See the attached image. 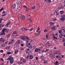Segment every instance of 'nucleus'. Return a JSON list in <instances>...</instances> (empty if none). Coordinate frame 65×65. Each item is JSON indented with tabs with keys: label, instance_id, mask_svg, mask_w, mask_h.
<instances>
[{
	"label": "nucleus",
	"instance_id": "1",
	"mask_svg": "<svg viewBox=\"0 0 65 65\" xmlns=\"http://www.w3.org/2000/svg\"><path fill=\"white\" fill-rule=\"evenodd\" d=\"M10 62L11 64H12L13 63V62H14V59L12 57H11L10 59Z\"/></svg>",
	"mask_w": 65,
	"mask_h": 65
},
{
	"label": "nucleus",
	"instance_id": "2",
	"mask_svg": "<svg viewBox=\"0 0 65 65\" xmlns=\"http://www.w3.org/2000/svg\"><path fill=\"white\" fill-rule=\"evenodd\" d=\"M39 31V30H38V29L36 31V32L38 33H35V35H36V36H38L39 35V34L40 33V32H41V31Z\"/></svg>",
	"mask_w": 65,
	"mask_h": 65
},
{
	"label": "nucleus",
	"instance_id": "3",
	"mask_svg": "<svg viewBox=\"0 0 65 65\" xmlns=\"http://www.w3.org/2000/svg\"><path fill=\"white\" fill-rule=\"evenodd\" d=\"M3 30L4 31V32H5V31L6 33H8V32H9V30H8V29H7L4 28L3 29Z\"/></svg>",
	"mask_w": 65,
	"mask_h": 65
},
{
	"label": "nucleus",
	"instance_id": "4",
	"mask_svg": "<svg viewBox=\"0 0 65 65\" xmlns=\"http://www.w3.org/2000/svg\"><path fill=\"white\" fill-rule=\"evenodd\" d=\"M20 38L22 39L23 40H25V38H26V36H22L20 37Z\"/></svg>",
	"mask_w": 65,
	"mask_h": 65
},
{
	"label": "nucleus",
	"instance_id": "5",
	"mask_svg": "<svg viewBox=\"0 0 65 65\" xmlns=\"http://www.w3.org/2000/svg\"><path fill=\"white\" fill-rule=\"evenodd\" d=\"M39 51H40V49L39 48H37L35 49V53H37Z\"/></svg>",
	"mask_w": 65,
	"mask_h": 65
},
{
	"label": "nucleus",
	"instance_id": "6",
	"mask_svg": "<svg viewBox=\"0 0 65 65\" xmlns=\"http://www.w3.org/2000/svg\"><path fill=\"white\" fill-rule=\"evenodd\" d=\"M2 33H1V35H5V33L4 32V30H3L2 31Z\"/></svg>",
	"mask_w": 65,
	"mask_h": 65
},
{
	"label": "nucleus",
	"instance_id": "7",
	"mask_svg": "<svg viewBox=\"0 0 65 65\" xmlns=\"http://www.w3.org/2000/svg\"><path fill=\"white\" fill-rule=\"evenodd\" d=\"M61 18L60 19V20L61 22H63L65 20V18Z\"/></svg>",
	"mask_w": 65,
	"mask_h": 65
},
{
	"label": "nucleus",
	"instance_id": "8",
	"mask_svg": "<svg viewBox=\"0 0 65 65\" xmlns=\"http://www.w3.org/2000/svg\"><path fill=\"white\" fill-rule=\"evenodd\" d=\"M21 17L22 20H24L25 19V16L24 15H21Z\"/></svg>",
	"mask_w": 65,
	"mask_h": 65
},
{
	"label": "nucleus",
	"instance_id": "9",
	"mask_svg": "<svg viewBox=\"0 0 65 65\" xmlns=\"http://www.w3.org/2000/svg\"><path fill=\"white\" fill-rule=\"evenodd\" d=\"M62 8H64L63 6L62 5H60L59 7H58V9Z\"/></svg>",
	"mask_w": 65,
	"mask_h": 65
},
{
	"label": "nucleus",
	"instance_id": "10",
	"mask_svg": "<svg viewBox=\"0 0 65 65\" xmlns=\"http://www.w3.org/2000/svg\"><path fill=\"white\" fill-rule=\"evenodd\" d=\"M53 38L54 39H56V40H58V38L57 37H55L54 35H53Z\"/></svg>",
	"mask_w": 65,
	"mask_h": 65
},
{
	"label": "nucleus",
	"instance_id": "11",
	"mask_svg": "<svg viewBox=\"0 0 65 65\" xmlns=\"http://www.w3.org/2000/svg\"><path fill=\"white\" fill-rule=\"evenodd\" d=\"M56 26H54L52 28V29L53 30H55L56 29Z\"/></svg>",
	"mask_w": 65,
	"mask_h": 65
},
{
	"label": "nucleus",
	"instance_id": "12",
	"mask_svg": "<svg viewBox=\"0 0 65 65\" xmlns=\"http://www.w3.org/2000/svg\"><path fill=\"white\" fill-rule=\"evenodd\" d=\"M51 58L52 59H54V58H55V57H54V55L51 54Z\"/></svg>",
	"mask_w": 65,
	"mask_h": 65
},
{
	"label": "nucleus",
	"instance_id": "13",
	"mask_svg": "<svg viewBox=\"0 0 65 65\" xmlns=\"http://www.w3.org/2000/svg\"><path fill=\"white\" fill-rule=\"evenodd\" d=\"M59 63V62H58L57 61H56V62H54V64L55 65H58L59 64H58Z\"/></svg>",
	"mask_w": 65,
	"mask_h": 65
},
{
	"label": "nucleus",
	"instance_id": "14",
	"mask_svg": "<svg viewBox=\"0 0 65 65\" xmlns=\"http://www.w3.org/2000/svg\"><path fill=\"white\" fill-rule=\"evenodd\" d=\"M17 44H20L21 43V41L20 40H19L18 41H17Z\"/></svg>",
	"mask_w": 65,
	"mask_h": 65
},
{
	"label": "nucleus",
	"instance_id": "15",
	"mask_svg": "<svg viewBox=\"0 0 65 65\" xmlns=\"http://www.w3.org/2000/svg\"><path fill=\"white\" fill-rule=\"evenodd\" d=\"M30 45H31V44L29 43H28L26 45V46H27V47H29V46H30Z\"/></svg>",
	"mask_w": 65,
	"mask_h": 65
},
{
	"label": "nucleus",
	"instance_id": "16",
	"mask_svg": "<svg viewBox=\"0 0 65 65\" xmlns=\"http://www.w3.org/2000/svg\"><path fill=\"white\" fill-rule=\"evenodd\" d=\"M33 58V56L32 55H30L29 56V59H32Z\"/></svg>",
	"mask_w": 65,
	"mask_h": 65
},
{
	"label": "nucleus",
	"instance_id": "17",
	"mask_svg": "<svg viewBox=\"0 0 65 65\" xmlns=\"http://www.w3.org/2000/svg\"><path fill=\"white\" fill-rule=\"evenodd\" d=\"M59 37L60 38H62L63 37V34H60V35H59Z\"/></svg>",
	"mask_w": 65,
	"mask_h": 65
},
{
	"label": "nucleus",
	"instance_id": "18",
	"mask_svg": "<svg viewBox=\"0 0 65 65\" xmlns=\"http://www.w3.org/2000/svg\"><path fill=\"white\" fill-rule=\"evenodd\" d=\"M18 50H15V54H17L18 53Z\"/></svg>",
	"mask_w": 65,
	"mask_h": 65
},
{
	"label": "nucleus",
	"instance_id": "19",
	"mask_svg": "<svg viewBox=\"0 0 65 65\" xmlns=\"http://www.w3.org/2000/svg\"><path fill=\"white\" fill-rule=\"evenodd\" d=\"M32 47L33 49L35 50V49H36L35 48H36V46L35 45H34Z\"/></svg>",
	"mask_w": 65,
	"mask_h": 65
},
{
	"label": "nucleus",
	"instance_id": "20",
	"mask_svg": "<svg viewBox=\"0 0 65 65\" xmlns=\"http://www.w3.org/2000/svg\"><path fill=\"white\" fill-rule=\"evenodd\" d=\"M56 13V15H59V13L57 11H55V14Z\"/></svg>",
	"mask_w": 65,
	"mask_h": 65
},
{
	"label": "nucleus",
	"instance_id": "21",
	"mask_svg": "<svg viewBox=\"0 0 65 65\" xmlns=\"http://www.w3.org/2000/svg\"><path fill=\"white\" fill-rule=\"evenodd\" d=\"M15 6H16V5L15 4H14V5H13L12 7H13V8H15Z\"/></svg>",
	"mask_w": 65,
	"mask_h": 65
},
{
	"label": "nucleus",
	"instance_id": "22",
	"mask_svg": "<svg viewBox=\"0 0 65 65\" xmlns=\"http://www.w3.org/2000/svg\"><path fill=\"white\" fill-rule=\"evenodd\" d=\"M48 62V61H47L45 60L44 61L43 63L44 64H46V63H47Z\"/></svg>",
	"mask_w": 65,
	"mask_h": 65
},
{
	"label": "nucleus",
	"instance_id": "23",
	"mask_svg": "<svg viewBox=\"0 0 65 65\" xmlns=\"http://www.w3.org/2000/svg\"><path fill=\"white\" fill-rule=\"evenodd\" d=\"M46 44L48 46H49V47H50L51 46V45H50V43L48 42H47L46 43Z\"/></svg>",
	"mask_w": 65,
	"mask_h": 65
},
{
	"label": "nucleus",
	"instance_id": "24",
	"mask_svg": "<svg viewBox=\"0 0 65 65\" xmlns=\"http://www.w3.org/2000/svg\"><path fill=\"white\" fill-rule=\"evenodd\" d=\"M64 13V11H60V14H63Z\"/></svg>",
	"mask_w": 65,
	"mask_h": 65
},
{
	"label": "nucleus",
	"instance_id": "25",
	"mask_svg": "<svg viewBox=\"0 0 65 65\" xmlns=\"http://www.w3.org/2000/svg\"><path fill=\"white\" fill-rule=\"evenodd\" d=\"M11 56H10V57H9L7 59V60H9H9H10V59L11 58Z\"/></svg>",
	"mask_w": 65,
	"mask_h": 65
},
{
	"label": "nucleus",
	"instance_id": "26",
	"mask_svg": "<svg viewBox=\"0 0 65 65\" xmlns=\"http://www.w3.org/2000/svg\"><path fill=\"white\" fill-rule=\"evenodd\" d=\"M50 24L51 25H54V24H55L53 22H51V23H50Z\"/></svg>",
	"mask_w": 65,
	"mask_h": 65
},
{
	"label": "nucleus",
	"instance_id": "27",
	"mask_svg": "<svg viewBox=\"0 0 65 65\" xmlns=\"http://www.w3.org/2000/svg\"><path fill=\"white\" fill-rule=\"evenodd\" d=\"M40 58L41 59H43L44 58V56H43V55L41 56H40Z\"/></svg>",
	"mask_w": 65,
	"mask_h": 65
},
{
	"label": "nucleus",
	"instance_id": "28",
	"mask_svg": "<svg viewBox=\"0 0 65 65\" xmlns=\"http://www.w3.org/2000/svg\"><path fill=\"white\" fill-rule=\"evenodd\" d=\"M3 19L2 18H0V23H2V21H3Z\"/></svg>",
	"mask_w": 65,
	"mask_h": 65
},
{
	"label": "nucleus",
	"instance_id": "29",
	"mask_svg": "<svg viewBox=\"0 0 65 65\" xmlns=\"http://www.w3.org/2000/svg\"><path fill=\"white\" fill-rule=\"evenodd\" d=\"M2 47H5V44H3L2 45Z\"/></svg>",
	"mask_w": 65,
	"mask_h": 65
},
{
	"label": "nucleus",
	"instance_id": "30",
	"mask_svg": "<svg viewBox=\"0 0 65 65\" xmlns=\"http://www.w3.org/2000/svg\"><path fill=\"white\" fill-rule=\"evenodd\" d=\"M7 54L8 55H10V54H11V53L9 51L8 52H7Z\"/></svg>",
	"mask_w": 65,
	"mask_h": 65
},
{
	"label": "nucleus",
	"instance_id": "31",
	"mask_svg": "<svg viewBox=\"0 0 65 65\" xmlns=\"http://www.w3.org/2000/svg\"><path fill=\"white\" fill-rule=\"evenodd\" d=\"M29 39V37L25 36V39H26V40Z\"/></svg>",
	"mask_w": 65,
	"mask_h": 65
},
{
	"label": "nucleus",
	"instance_id": "32",
	"mask_svg": "<svg viewBox=\"0 0 65 65\" xmlns=\"http://www.w3.org/2000/svg\"><path fill=\"white\" fill-rule=\"evenodd\" d=\"M13 43H12V42H11V41H10V42H9V43H8V45H9V44H12Z\"/></svg>",
	"mask_w": 65,
	"mask_h": 65
},
{
	"label": "nucleus",
	"instance_id": "33",
	"mask_svg": "<svg viewBox=\"0 0 65 65\" xmlns=\"http://www.w3.org/2000/svg\"><path fill=\"white\" fill-rule=\"evenodd\" d=\"M10 36V34H9L7 35V38H8Z\"/></svg>",
	"mask_w": 65,
	"mask_h": 65
},
{
	"label": "nucleus",
	"instance_id": "34",
	"mask_svg": "<svg viewBox=\"0 0 65 65\" xmlns=\"http://www.w3.org/2000/svg\"><path fill=\"white\" fill-rule=\"evenodd\" d=\"M11 41L12 43H14V41L13 39H11Z\"/></svg>",
	"mask_w": 65,
	"mask_h": 65
},
{
	"label": "nucleus",
	"instance_id": "35",
	"mask_svg": "<svg viewBox=\"0 0 65 65\" xmlns=\"http://www.w3.org/2000/svg\"><path fill=\"white\" fill-rule=\"evenodd\" d=\"M10 24L9 22H8V23L6 25V26H7Z\"/></svg>",
	"mask_w": 65,
	"mask_h": 65
},
{
	"label": "nucleus",
	"instance_id": "36",
	"mask_svg": "<svg viewBox=\"0 0 65 65\" xmlns=\"http://www.w3.org/2000/svg\"><path fill=\"white\" fill-rule=\"evenodd\" d=\"M58 32L59 33H60V34H61V33H62V30H59L58 31Z\"/></svg>",
	"mask_w": 65,
	"mask_h": 65
},
{
	"label": "nucleus",
	"instance_id": "37",
	"mask_svg": "<svg viewBox=\"0 0 65 65\" xmlns=\"http://www.w3.org/2000/svg\"><path fill=\"white\" fill-rule=\"evenodd\" d=\"M49 50V49H46L45 51H44L45 53H46V52H48Z\"/></svg>",
	"mask_w": 65,
	"mask_h": 65
},
{
	"label": "nucleus",
	"instance_id": "38",
	"mask_svg": "<svg viewBox=\"0 0 65 65\" xmlns=\"http://www.w3.org/2000/svg\"><path fill=\"white\" fill-rule=\"evenodd\" d=\"M44 32H46L47 31V30L46 29H44Z\"/></svg>",
	"mask_w": 65,
	"mask_h": 65
},
{
	"label": "nucleus",
	"instance_id": "39",
	"mask_svg": "<svg viewBox=\"0 0 65 65\" xmlns=\"http://www.w3.org/2000/svg\"><path fill=\"white\" fill-rule=\"evenodd\" d=\"M6 15H7V14H4L3 15H2V17H4Z\"/></svg>",
	"mask_w": 65,
	"mask_h": 65
},
{
	"label": "nucleus",
	"instance_id": "40",
	"mask_svg": "<svg viewBox=\"0 0 65 65\" xmlns=\"http://www.w3.org/2000/svg\"><path fill=\"white\" fill-rule=\"evenodd\" d=\"M20 8H21V6H19V7H18L17 9H17L19 10V9H20Z\"/></svg>",
	"mask_w": 65,
	"mask_h": 65
},
{
	"label": "nucleus",
	"instance_id": "41",
	"mask_svg": "<svg viewBox=\"0 0 65 65\" xmlns=\"http://www.w3.org/2000/svg\"><path fill=\"white\" fill-rule=\"evenodd\" d=\"M54 55H57V51H55L54 52Z\"/></svg>",
	"mask_w": 65,
	"mask_h": 65
},
{
	"label": "nucleus",
	"instance_id": "42",
	"mask_svg": "<svg viewBox=\"0 0 65 65\" xmlns=\"http://www.w3.org/2000/svg\"><path fill=\"white\" fill-rule=\"evenodd\" d=\"M46 38H47V39H48V35H46Z\"/></svg>",
	"mask_w": 65,
	"mask_h": 65
},
{
	"label": "nucleus",
	"instance_id": "43",
	"mask_svg": "<svg viewBox=\"0 0 65 65\" xmlns=\"http://www.w3.org/2000/svg\"><path fill=\"white\" fill-rule=\"evenodd\" d=\"M17 33V31H14V32L13 33V34H17V33Z\"/></svg>",
	"mask_w": 65,
	"mask_h": 65
},
{
	"label": "nucleus",
	"instance_id": "44",
	"mask_svg": "<svg viewBox=\"0 0 65 65\" xmlns=\"http://www.w3.org/2000/svg\"><path fill=\"white\" fill-rule=\"evenodd\" d=\"M3 38H0V41H2V40H3Z\"/></svg>",
	"mask_w": 65,
	"mask_h": 65
},
{
	"label": "nucleus",
	"instance_id": "45",
	"mask_svg": "<svg viewBox=\"0 0 65 65\" xmlns=\"http://www.w3.org/2000/svg\"><path fill=\"white\" fill-rule=\"evenodd\" d=\"M1 26V24H0V30H2V27Z\"/></svg>",
	"mask_w": 65,
	"mask_h": 65
},
{
	"label": "nucleus",
	"instance_id": "46",
	"mask_svg": "<svg viewBox=\"0 0 65 65\" xmlns=\"http://www.w3.org/2000/svg\"><path fill=\"white\" fill-rule=\"evenodd\" d=\"M29 48H32V46H30L29 47H28Z\"/></svg>",
	"mask_w": 65,
	"mask_h": 65
},
{
	"label": "nucleus",
	"instance_id": "47",
	"mask_svg": "<svg viewBox=\"0 0 65 65\" xmlns=\"http://www.w3.org/2000/svg\"><path fill=\"white\" fill-rule=\"evenodd\" d=\"M57 20V19H56V18H54L53 19V21H56Z\"/></svg>",
	"mask_w": 65,
	"mask_h": 65
},
{
	"label": "nucleus",
	"instance_id": "48",
	"mask_svg": "<svg viewBox=\"0 0 65 65\" xmlns=\"http://www.w3.org/2000/svg\"><path fill=\"white\" fill-rule=\"evenodd\" d=\"M1 60L3 62H4V60H3V59L2 58L1 59Z\"/></svg>",
	"mask_w": 65,
	"mask_h": 65
},
{
	"label": "nucleus",
	"instance_id": "49",
	"mask_svg": "<svg viewBox=\"0 0 65 65\" xmlns=\"http://www.w3.org/2000/svg\"><path fill=\"white\" fill-rule=\"evenodd\" d=\"M35 8V6L32 7V9H34Z\"/></svg>",
	"mask_w": 65,
	"mask_h": 65
},
{
	"label": "nucleus",
	"instance_id": "50",
	"mask_svg": "<svg viewBox=\"0 0 65 65\" xmlns=\"http://www.w3.org/2000/svg\"><path fill=\"white\" fill-rule=\"evenodd\" d=\"M4 25L3 24V25H2V24H1V26L2 27H4Z\"/></svg>",
	"mask_w": 65,
	"mask_h": 65
},
{
	"label": "nucleus",
	"instance_id": "51",
	"mask_svg": "<svg viewBox=\"0 0 65 65\" xmlns=\"http://www.w3.org/2000/svg\"><path fill=\"white\" fill-rule=\"evenodd\" d=\"M56 52H57V55L58 54H59V53H60V52H59V51H56Z\"/></svg>",
	"mask_w": 65,
	"mask_h": 65
},
{
	"label": "nucleus",
	"instance_id": "52",
	"mask_svg": "<svg viewBox=\"0 0 65 65\" xmlns=\"http://www.w3.org/2000/svg\"><path fill=\"white\" fill-rule=\"evenodd\" d=\"M18 5L19 6H22V3L19 4H18Z\"/></svg>",
	"mask_w": 65,
	"mask_h": 65
},
{
	"label": "nucleus",
	"instance_id": "53",
	"mask_svg": "<svg viewBox=\"0 0 65 65\" xmlns=\"http://www.w3.org/2000/svg\"><path fill=\"white\" fill-rule=\"evenodd\" d=\"M21 29L22 30V31H24V30H25V27H23V28L22 29Z\"/></svg>",
	"mask_w": 65,
	"mask_h": 65
},
{
	"label": "nucleus",
	"instance_id": "54",
	"mask_svg": "<svg viewBox=\"0 0 65 65\" xmlns=\"http://www.w3.org/2000/svg\"><path fill=\"white\" fill-rule=\"evenodd\" d=\"M56 57L57 59H58V58H59V56H58V55H56Z\"/></svg>",
	"mask_w": 65,
	"mask_h": 65
},
{
	"label": "nucleus",
	"instance_id": "55",
	"mask_svg": "<svg viewBox=\"0 0 65 65\" xmlns=\"http://www.w3.org/2000/svg\"><path fill=\"white\" fill-rule=\"evenodd\" d=\"M33 30V28H32L30 29L29 30V31H32V30Z\"/></svg>",
	"mask_w": 65,
	"mask_h": 65
},
{
	"label": "nucleus",
	"instance_id": "56",
	"mask_svg": "<svg viewBox=\"0 0 65 65\" xmlns=\"http://www.w3.org/2000/svg\"><path fill=\"white\" fill-rule=\"evenodd\" d=\"M29 10V9H28V8H26V11H28V10Z\"/></svg>",
	"mask_w": 65,
	"mask_h": 65
},
{
	"label": "nucleus",
	"instance_id": "57",
	"mask_svg": "<svg viewBox=\"0 0 65 65\" xmlns=\"http://www.w3.org/2000/svg\"><path fill=\"white\" fill-rule=\"evenodd\" d=\"M24 50V49L23 48H21V51H22V50Z\"/></svg>",
	"mask_w": 65,
	"mask_h": 65
},
{
	"label": "nucleus",
	"instance_id": "58",
	"mask_svg": "<svg viewBox=\"0 0 65 65\" xmlns=\"http://www.w3.org/2000/svg\"><path fill=\"white\" fill-rule=\"evenodd\" d=\"M28 40V39L26 40H26V42H29V40Z\"/></svg>",
	"mask_w": 65,
	"mask_h": 65
},
{
	"label": "nucleus",
	"instance_id": "59",
	"mask_svg": "<svg viewBox=\"0 0 65 65\" xmlns=\"http://www.w3.org/2000/svg\"><path fill=\"white\" fill-rule=\"evenodd\" d=\"M18 9H17V8H16L15 9V12H17V11H18Z\"/></svg>",
	"mask_w": 65,
	"mask_h": 65
},
{
	"label": "nucleus",
	"instance_id": "60",
	"mask_svg": "<svg viewBox=\"0 0 65 65\" xmlns=\"http://www.w3.org/2000/svg\"><path fill=\"white\" fill-rule=\"evenodd\" d=\"M38 30H40V27H39L38 28Z\"/></svg>",
	"mask_w": 65,
	"mask_h": 65
},
{
	"label": "nucleus",
	"instance_id": "61",
	"mask_svg": "<svg viewBox=\"0 0 65 65\" xmlns=\"http://www.w3.org/2000/svg\"><path fill=\"white\" fill-rule=\"evenodd\" d=\"M23 63H25V62H26V61L25 60H23Z\"/></svg>",
	"mask_w": 65,
	"mask_h": 65
},
{
	"label": "nucleus",
	"instance_id": "62",
	"mask_svg": "<svg viewBox=\"0 0 65 65\" xmlns=\"http://www.w3.org/2000/svg\"><path fill=\"white\" fill-rule=\"evenodd\" d=\"M0 52L1 53H3V51L2 50H1L0 51Z\"/></svg>",
	"mask_w": 65,
	"mask_h": 65
},
{
	"label": "nucleus",
	"instance_id": "63",
	"mask_svg": "<svg viewBox=\"0 0 65 65\" xmlns=\"http://www.w3.org/2000/svg\"><path fill=\"white\" fill-rule=\"evenodd\" d=\"M62 18H65V14L63 15V16H62Z\"/></svg>",
	"mask_w": 65,
	"mask_h": 65
},
{
	"label": "nucleus",
	"instance_id": "64",
	"mask_svg": "<svg viewBox=\"0 0 65 65\" xmlns=\"http://www.w3.org/2000/svg\"><path fill=\"white\" fill-rule=\"evenodd\" d=\"M21 46H24V44H21Z\"/></svg>",
	"mask_w": 65,
	"mask_h": 65
}]
</instances>
